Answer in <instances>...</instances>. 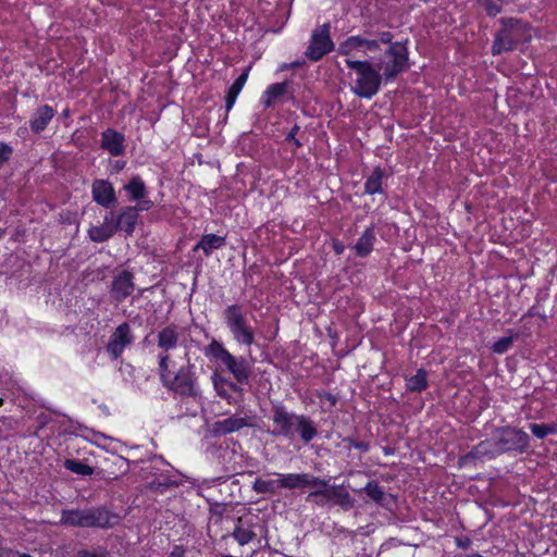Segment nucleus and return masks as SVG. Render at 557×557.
Masks as SVG:
<instances>
[{
  "label": "nucleus",
  "mask_w": 557,
  "mask_h": 557,
  "mask_svg": "<svg viewBox=\"0 0 557 557\" xmlns=\"http://www.w3.org/2000/svg\"><path fill=\"white\" fill-rule=\"evenodd\" d=\"M287 86V82L273 84L269 86V88L265 91V96L268 97L265 100V106L271 107L274 100H276L286 92Z\"/></svg>",
  "instance_id": "33"
},
{
  "label": "nucleus",
  "mask_w": 557,
  "mask_h": 557,
  "mask_svg": "<svg viewBox=\"0 0 557 557\" xmlns=\"http://www.w3.org/2000/svg\"><path fill=\"white\" fill-rule=\"evenodd\" d=\"M92 197L97 203L104 208H110L115 202V194L112 185L103 180H97L92 183Z\"/></svg>",
  "instance_id": "15"
},
{
  "label": "nucleus",
  "mask_w": 557,
  "mask_h": 557,
  "mask_svg": "<svg viewBox=\"0 0 557 557\" xmlns=\"http://www.w3.org/2000/svg\"><path fill=\"white\" fill-rule=\"evenodd\" d=\"M257 536L253 531V523L249 520L239 518L233 531V537L240 545L244 546L250 543Z\"/></svg>",
  "instance_id": "18"
},
{
  "label": "nucleus",
  "mask_w": 557,
  "mask_h": 557,
  "mask_svg": "<svg viewBox=\"0 0 557 557\" xmlns=\"http://www.w3.org/2000/svg\"><path fill=\"white\" fill-rule=\"evenodd\" d=\"M225 245V237L215 234H207L201 237L199 243L195 246L194 250L201 249L206 256L211 255L213 250H216Z\"/></svg>",
  "instance_id": "25"
},
{
  "label": "nucleus",
  "mask_w": 557,
  "mask_h": 557,
  "mask_svg": "<svg viewBox=\"0 0 557 557\" xmlns=\"http://www.w3.org/2000/svg\"><path fill=\"white\" fill-rule=\"evenodd\" d=\"M103 223L115 224L113 212H109L106 214Z\"/></svg>",
  "instance_id": "49"
},
{
  "label": "nucleus",
  "mask_w": 557,
  "mask_h": 557,
  "mask_svg": "<svg viewBox=\"0 0 557 557\" xmlns=\"http://www.w3.org/2000/svg\"><path fill=\"white\" fill-rule=\"evenodd\" d=\"M490 16H495L502 11L503 2L497 0H476Z\"/></svg>",
  "instance_id": "36"
},
{
  "label": "nucleus",
  "mask_w": 557,
  "mask_h": 557,
  "mask_svg": "<svg viewBox=\"0 0 557 557\" xmlns=\"http://www.w3.org/2000/svg\"><path fill=\"white\" fill-rule=\"evenodd\" d=\"M406 386L407 389L410 392L420 393L423 389H425L428 386L426 371L423 369L418 370L414 375L410 376L407 380Z\"/></svg>",
  "instance_id": "30"
},
{
  "label": "nucleus",
  "mask_w": 557,
  "mask_h": 557,
  "mask_svg": "<svg viewBox=\"0 0 557 557\" xmlns=\"http://www.w3.org/2000/svg\"><path fill=\"white\" fill-rule=\"evenodd\" d=\"M223 317L230 332L237 343L246 346H250L253 343V330L249 325L246 312L242 306H227L223 311Z\"/></svg>",
  "instance_id": "5"
},
{
  "label": "nucleus",
  "mask_w": 557,
  "mask_h": 557,
  "mask_svg": "<svg viewBox=\"0 0 557 557\" xmlns=\"http://www.w3.org/2000/svg\"><path fill=\"white\" fill-rule=\"evenodd\" d=\"M223 364L233 374L237 383H248L251 375V368L245 358H236L231 355Z\"/></svg>",
  "instance_id": "13"
},
{
  "label": "nucleus",
  "mask_w": 557,
  "mask_h": 557,
  "mask_svg": "<svg viewBox=\"0 0 557 557\" xmlns=\"http://www.w3.org/2000/svg\"><path fill=\"white\" fill-rule=\"evenodd\" d=\"M277 487H307L318 484L315 478L309 474H288L278 479Z\"/></svg>",
  "instance_id": "22"
},
{
  "label": "nucleus",
  "mask_w": 557,
  "mask_h": 557,
  "mask_svg": "<svg viewBox=\"0 0 557 557\" xmlns=\"http://www.w3.org/2000/svg\"><path fill=\"white\" fill-rule=\"evenodd\" d=\"M394 36L389 32H383L379 34V39L383 44H391Z\"/></svg>",
  "instance_id": "46"
},
{
  "label": "nucleus",
  "mask_w": 557,
  "mask_h": 557,
  "mask_svg": "<svg viewBox=\"0 0 557 557\" xmlns=\"http://www.w3.org/2000/svg\"><path fill=\"white\" fill-rule=\"evenodd\" d=\"M108 555V550L100 546L94 550L79 549L77 552V557H107Z\"/></svg>",
  "instance_id": "39"
},
{
  "label": "nucleus",
  "mask_w": 557,
  "mask_h": 557,
  "mask_svg": "<svg viewBox=\"0 0 557 557\" xmlns=\"http://www.w3.org/2000/svg\"><path fill=\"white\" fill-rule=\"evenodd\" d=\"M12 154L13 148L0 141V169L11 159Z\"/></svg>",
  "instance_id": "40"
},
{
  "label": "nucleus",
  "mask_w": 557,
  "mask_h": 557,
  "mask_svg": "<svg viewBox=\"0 0 557 557\" xmlns=\"http://www.w3.org/2000/svg\"><path fill=\"white\" fill-rule=\"evenodd\" d=\"M206 355L213 357L215 360L220 361L223 364L232 354L228 350H226L221 343L213 339L206 347Z\"/></svg>",
  "instance_id": "32"
},
{
  "label": "nucleus",
  "mask_w": 557,
  "mask_h": 557,
  "mask_svg": "<svg viewBox=\"0 0 557 557\" xmlns=\"http://www.w3.org/2000/svg\"><path fill=\"white\" fill-rule=\"evenodd\" d=\"M169 387L181 396L196 397L198 388L196 376L193 372V364L188 362L187 366L182 367L170 382Z\"/></svg>",
  "instance_id": "9"
},
{
  "label": "nucleus",
  "mask_w": 557,
  "mask_h": 557,
  "mask_svg": "<svg viewBox=\"0 0 557 557\" xmlns=\"http://www.w3.org/2000/svg\"><path fill=\"white\" fill-rule=\"evenodd\" d=\"M513 336H505L496 341L492 347V350L496 354L506 352L512 345Z\"/></svg>",
  "instance_id": "37"
},
{
  "label": "nucleus",
  "mask_w": 557,
  "mask_h": 557,
  "mask_svg": "<svg viewBox=\"0 0 557 557\" xmlns=\"http://www.w3.org/2000/svg\"><path fill=\"white\" fill-rule=\"evenodd\" d=\"M299 131V126L295 125L292 131L288 133L287 137H286V140H293L295 143L296 146H300L301 144L299 143L298 139H296V134L297 132Z\"/></svg>",
  "instance_id": "45"
},
{
  "label": "nucleus",
  "mask_w": 557,
  "mask_h": 557,
  "mask_svg": "<svg viewBox=\"0 0 557 557\" xmlns=\"http://www.w3.org/2000/svg\"><path fill=\"white\" fill-rule=\"evenodd\" d=\"M530 430L539 438L546 437L549 433L553 432V428L546 424H536L533 423L530 425Z\"/></svg>",
  "instance_id": "38"
},
{
  "label": "nucleus",
  "mask_w": 557,
  "mask_h": 557,
  "mask_svg": "<svg viewBox=\"0 0 557 557\" xmlns=\"http://www.w3.org/2000/svg\"><path fill=\"white\" fill-rule=\"evenodd\" d=\"M134 288L133 273L129 271H122L112 282V293L117 301L128 297L134 292Z\"/></svg>",
  "instance_id": "14"
},
{
  "label": "nucleus",
  "mask_w": 557,
  "mask_h": 557,
  "mask_svg": "<svg viewBox=\"0 0 557 557\" xmlns=\"http://www.w3.org/2000/svg\"><path fill=\"white\" fill-rule=\"evenodd\" d=\"M258 492H268V490H263V488H260V490H257ZM273 490H269V492H272Z\"/></svg>",
  "instance_id": "53"
},
{
  "label": "nucleus",
  "mask_w": 557,
  "mask_h": 557,
  "mask_svg": "<svg viewBox=\"0 0 557 557\" xmlns=\"http://www.w3.org/2000/svg\"><path fill=\"white\" fill-rule=\"evenodd\" d=\"M138 220V209L136 207H126L115 221L116 230L132 234Z\"/></svg>",
  "instance_id": "19"
},
{
  "label": "nucleus",
  "mask_w": 557,
  "mask_h": 557,
  "mask_svg": "<svg viewBox=\"0 0 557 557\" xmlns=\"http://www.w3.org/2000/svg\"><path fill=\"white\" fill-rule=\"evenodd\" d=\"M124 135L112 128H108L101 134V147L114 157L124 153Z\"/></svg>",
  "instance_id": "12"
},
{
  "label": "nucleus",
  "mask_w": 557,
  "mask_h": 557,
  "mask_svg": "<svg viewBox=\"0 0 557 557\" xmlns=\"http://www.w3.org/2000/svg\"><path fill=\"white\" fill-rule=\"evenodd\" d=\"M308 500L329 508L338 506L345 511L354 508L356 503L348 490H313L309 493Z\"/></svg>",
  "instance_id": "6"
},
{
  "label": "nucleus",
  "mask_w": 557,
  "mask_h": 557,
  "mask_svg": "<svg viewBox=\"0 0 557 557\" xmlns=\"http://www.w3.org/2000/svg\"><path fill=\"white\" fill-rule=\"evenodd\" d=\"M250 425L247 418L232 416L213 423V432L220 435L230 434Z\"/></svg>",
  "instance_id": "17"
},
{
  "label": "nucleus",
  "mask_w": 557,
  "mask_h": 557,
  "mask_svg": "<svg viewBox=\"0 0 557 557\" xmlns=\"http://www.w3.org/2000/svg\"><path fill=\"white\" fill-rule=\"evenodd\" d=\"M386 55L389 60L385 63H380L377 70L379 72L383 71V76L386 81H389L406 69L408 51L404 44L394 42L386 51Z\"/></svg>",
  "instance_id": "7"
},
{
  "label": "nucleus",
  "mask_w": 557,
  "mask_h": 557,
  "mask_svg": "<svg viewBox=\"0 0 557 557\" xmlns=\"http://www.w3.org/2000/svg\"><path fill=\"white\" fill-rule=\"evenodd\" d=\"M134 341V336L128 323L120 324L110 336L107 345V351L113 359H117L123 354L124 349L129 346Z\"/></svg>",
  "instance_id": "10"
},
{
  "label": "nucleus",
  "mask_w": 557,
  "mask_h": 557,
  "mask_svg": "<svg viewBox=\"0 0 557 557\" xmlns=\"http://www.w3.org/2000/svg\"><path fill=\"white\" fill-rule=\"evenodd\" d=\"M152 202L150 200H143L137 206H135L138 211L148 210L151 207Z\"/></svg>",
  "instance_id": "47"
},
{
  "label": "nucleus",
  "mask_w": 557,
  "mask_h": 557,
  "mask_svg": "<svg viewBox=\"0 0 557 557\" xmlns=\"http://www.w3.org/2000/svg\"><path fill=\"white\" fill-rule=\"evenodd\" d=\"M384 176V171L380 168H375L372 174L367 178L364 184L366 193L373 195L375 193L382 191V180Z\"/></svg>",
  "instance_id": "28"
},
{
  "label": "nucleus",
  "mask_w": 557,
  "mask_h": 557,
  "mask_svg": "<svg viewBox=\"0 0 557 557\" xmlns=\"http://www.w3.org/2000/svg\"><path fill=\"white\" fill-rule=\"evenodd\" d=\"M352 492H364L369 500L376 503L389 511L396 508L397 497L391 493H386L385 490H352Z\"/></svg>",
  "instance_id": "16"
},
{
  "label": "nucleus",
  "mask_w": 557,
  "mask_h": 557,
  "mask_svg": "<svg viewBox=\"0 0 557 557\" xmlns=\"http://www.w3.org/2000/svg\"><path fill=\"white\" fill-rule=\"evenodd\" d=\"M121 516L106 506L88 509V528L112 529L120 523Z\"/></svg>",
  "instance_id": "11"
},
{
  "label": "nucleus",
  "mask_w": 557,
  "mask_h": 557,
  "mask_svg": "<svg viewBox=\"0 0 557 557\" xmlns=\"http://www.w3.org/2000/svg\"><path fill=\"white\" fill-rule=\"evenodd\" d=\"M169 360H170L169 355H163L160 357L159 368H160L162 380H164V377H165V372L168 371V367H169Z\"/></svg>",
  "instance_id": "43"
},
{
  "label": "nucleus",
  "mask_w": 557,
  "mask_h": 557,
  "mask_svg": "<svg viewBox=\"0 0 557 557\" xmlns=\"http://www.w3.org/2000/svg\"><path fill=\"white\" fill-rule=\"evenodd\" d=\"M222 384H227L230 386V388L236 393L242 392V388L236 383L227 381V380L219 376L218 374H214V376H213L214 388H215L218 395H220L223 398L227 399V398H230V395L223 389Z\"/></svg>",
  "instance_id": "35"
},
{
  "label": "nucleus",
  "mask_w": 557,
  "mask_h": 557,
  "mask_svg": "<svg viewBox=\"0 0 557 557\" xmlns=\"http://www.w3.org/2000/svg\"><path fill=\"white\" fill-rule=\"evenodd\" d=\"M330 23H325L313 30L310 44L305 52L309 60L317 62L333 50L334 44L330 37Z\"/></svg>",
  "instance_id": "8"
},
{
  "label": "nucleus",
  "mask_w": 557,
  "mask_h": 557,
  "mask_svg": "<svg viewBox=\"0 0 557 557\" xmlns=\"http://www.w3.org/2000/svg\"><path fill=\"white\" fill-rule=\"evenodd\" d=\"M2 404H3V399H2V398H0V405H2Z\"/></svg>",
  "instance_id": "56"
},
{
  "label": "nucleus",
  "mask_w": 557,
  "mask_h": 557,
  "mask_svg": "<svg viewBox=\"0 0 557 557\" xmlns=\"http://www.w3.org/2000/svg\"><path fill=\"white\" fill-rule=\"evenodd\" d=\"M455 544L460 549H469L472 545V540L467 535L456 536Z\"/></svg>",
  "instance_id": "41"
},
{
  "label": "nucleus",
  "mask_w": 557,
  "mask_h": 557,
  "mask_svg": "<svg viewBox=\"0 0 557 557\" xmlns=\"http://www.w3.org/2000/svg\"><path fill=\"white\" fill-rule=\"evenodd\" d=\"M53 115L54 111L50 106L44 104L39 107L35 112L34 117L30 120V129L34 133L42 132L52 120Z\"/></svg>",
  "instance_id": "21"
},
{
  "label": "nucleus",
  "mask_w": 557,
  "mask_h": 557,
  "mask_svg": "<svg viewBox=\"0 0 557 557\" xmlns=\"http://www.w3.org/2000/svg\"><path fill=\"white\" fill-rule=\"evenodd\" d=\"M18 557H33V556L29 554L23 553V554H20Z\"/></svg>",
  "instance_id": "52"
},
{
  "label": "nucleus",
  "mask_w": 557,
  "mask_h": 557,
  "mask_svg": "<svg viewBox=\"0 0 557 557\" xmlns=\"http://www.w3.org/2000/svg\"><path fill=\"white\" fill-rule=\"evenodd\" d=\"M375 240V234L373 227H368L361 237L358 239L356 245L352 247L358 257H367L373 249Z\"/></svg>",
  "instance_id": "24"
},
{
  "label": "nucleus",
  "mask_w": 557,
  "mask_h": 557,
  "mask_svg": "<svg viewBox=\"0 0 557 557\" xmlns=\"http://www.w3.org/2000/svg\"><path fill=\"white\" fill-rule=\"evenodd\" d=\"M502 28L496 34L492 46L494 55L511 51L519 42L530 38L527 24L516 18H502Z\"/></svg>",
  "instance_id": "4"
},
{
  "label": "nucleus",
  "mask_w": 557,
  "mask_h": 557,
  "mask_svg": "<svg viewBox=\"0 0 557 557\" xmlns=\"http://www.w3.org/2000/svg\"><path fill=\"white\" fill-rule=\"evenodd\" d=\"M350 535H351V537H355V536H356V532H355V531H351V532H350Z\"/></svg>",
  "instance_id": "55"
},
{
  "label": "nucleus",
  "mask_w": 557,
  "mask_h": 557,
  "mask_svg": "<svg viewBox=\"0 0 557 557\" xmlns=\"http://www.w3.org/2000/svg\"><path fill=\"white\" fill-rule=\"evenodd\" d=\"M346 65L356 71L357 79L351 90L360 98L370 99L380 90L382 75L369 61L347 59Z\"/></svg>",
  "instance_id": "3"
},
{
  "label": "nucleus",
  "mask_w": 557,
  "mask_h": 557,
  "mask_svg": "<svg viewBox=\"0 0 557 557\" xmlns=\"http://www.w3.org/2000/svg\"><path fill=\"white\" fill-rule=\"evenodd\" d=\"M271 411L273 436L293 438L295 433H298L301 441L307 444L318 435L315 423L309 417L289 412L282 405H274Z\"/></svg>",
  "instance_id": "2"
},
{
  "label": "nucleus",
  "mask_w": 557,
  "mask_h": 557,
  "mask_svg": "<svg viewBox=\"0 0 557 557\" xmlns=\"http://www.w3.org/2000/svg\"><path fill=\"white\" fill-rule=\"evenodd\" d=\"M247 77H248V73L247 72L242 73L236 78V81L232 84V86L230 87V89L227 91V95L225 97V108H226V111H230L233 108L238 94L240 92L243 86L245 85V83L247 81Z\"/></svg>",
  "instance_id": "27"
},
{
  "label": "nucleus",
  "mask_w": 557,
  "mask_h": 557,
  "mask_svg": "<svg viewBox=\"0 0 557 557\" xmlns=\"http://www.w3.org/2000/svg\"><path fill=\"white\" fill-rule=\"evenodd\" d=\"M364 487L371 488V487H377V485L373 481H370L367 483V485Z\"/></svg>",
  "instance_id": "51"
},
{
  "label": "nucleus",
  "mask_w": 557,
  "mask_h": 557,
  "mask_svg": "<svg viewBox=\"0 0 557 557\" xmlns=\"http://www.w3.org/2000/svg\"><path fill=\"white\" fill-rule=\"evenodd\" d=\"M232 484H239V480H238V479L234 480V481L232 482Z\"/></svg>",
  "instance_id": "54"
},
{
  "label": "nucleus",
  "mask_w": 557,
  "mask_h": 557,
  "mask_svg": "<svg viewBox=\"0 0 557 557\" xmlns=\"http://www.w3.org/2000/svg\"><path fill=\"white\" fill-rule=\"evenodd\" d=\"M529 434L520 429L510 426L497 429L494 438L480 442L471 451L460 457L459 466L476 465L505 453L523 454L529 448Z\"/></svg>",
  "instance_id": "1"
},
{
  "label": "nucleus",
  "mask_w": 557,
  "mask_h": 557,
  "mask_svg": "<svg viewBox=\"0 0 557 557\" xmlns=\"http://www.w3.org/2000/svg\"><path fill=\"white\" fill-rule=\"evenodd\" d=\"M177 342L178 333L174 325L166 326L158 333V346L164 351L175 348Z\"/></svg>",
  "instance_id": "23"
},
{
  "label": "nucleus",
  "mask_w": 557,
  "mask_h": 557,
  "mask_svg": "<svg viewBox=\"0 0 557 557\" xmlns=\"http://www.w3.org/2000/svg\"><path fill=\"white\" fill-rule=\"evenodd\" d=\"M116 231V226L112 223H102L99 226L89 228L88 234L92 242L103 243L108 240Z\"/></svg>",
  "instance_id": "26"
},
{
  "label": "nucleus",
  "mask_w": 557,
  "mask_h": 557,
  "mask_svg": "<svg viewBox=\"0 0 557 557\" xmlns=\"http://www.w3.org/2000/svg\"><path fill=\"white\" fill-rule=\"evenodd\" d=\"M362 49V37L350 36L344 42L338 45V53L347 57L355 55V51Z\"/></svg>",
  "instance_id": "29"
},
{
  "label": "nucleus",
  "mask_w": 557,
  "mask_h": 557,
  "mask_svg": "<svg viewBox=\"0 0 557 557\" xmlns=\"http://www.w3.org/2000/svg\"><path fill=\"white\" fill-rule=\"evenodd\" d=\"M333 248L336 255H342L344 252L345 246L342 243L335 242L333 244Z\"/></svg>",
  "instance_id": "48"
},
{
  "label": "nucleus",
  "mask_w": 557,
  "mask_h": 557,
  "mask_svg": "<svg viewBox=\"0 0 557 557\" xmlns=\"http://www.w3.org/2000/svg\"><path fill=\"white\" fill-rule=\"evenodd\" d=\"M379 48L380 47H379L377 40L367 39V38L362 37V49L374 51V50H379Z\"/></svg>",
  "instance_id": "42"
},
{
  "label": "nucleus",
  "mask_w": 557,
  "mask_h": 557,
  "mask_svg": "<svg viewBox=\"0 0 557 557\" xmlns=\"http://www.w3.org/2000/svg\"><path fill=\"white\" fill-rule=\"evenodd\" d=\"M61 523L69 527L88 528V509H66L61 513Z\"/></svg>",
  "instance_id": "20"
},
{
  "label": "nucleus",
  "mask_w": 557,
  "mask_h": 557,
  "mask_svg": "<svg viewBox=\"0 0 557 557\" xmlns=\"http://www.w3.org/2000/svg\"><path fill=\"white\" fill-rule=\"evenodd\" d=\"M124 188L129 193L132 200L143 199L147 193L145 183L138 176H134Z\"/></svg>",
  "instance_id": "31"
},
{
  "label": "nucleus",
  "mask_w": 557,
  "mask_h": 557,
  "mask_svg": "<svg viewBox=\"0 0 557 557\" xmlns=\"http://www.w3.org/2000/svg\"><path fill=\"white\" fill-rule=\"evenodd\" d=\"M186 549L183 545H174L169 557H185Z\"/></svg>",
  "instance_id": "44"
},
{
  "label": "nucleus",
  "mask_w": 557,
  "mask_h": 557,
  "mask_svg": "<svg viewBox=\"0 0 557 557\" xmlns=\"http://www.w3.org/2000/svg\"><path fill=\"white\" fill-rule=\"evenodd\" d=\"M64 467L73 473L79 475H90L94 472V469L88 465L84 463L81 460L75 459H66L64 461Z\"/></svg>",
  "instance_id": "34"
},
{
  "label": "nucleus",
  "mask_w": 557,
  "mask_h": 557,
  "mask_svg": "<svg viewBox=\"0 0 557 557\" xmlns=\"http://www.w3.org/2000/svg\"><path fill=\"white\" fill-rule=\"evenodd\" d=\"M252 487H253V488H257V487H267V486H265V483H264V482H261L260 480H256V481L252 483Z\"/></svg>",
  "instance_id": "50"
}]
</instances>
